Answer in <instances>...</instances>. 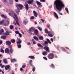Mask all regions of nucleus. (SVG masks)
Masks as SVG:
<instances>
[{"mask_svg": "<svg viewBox=\"0 0 74 74\" xmlns=\"http://www.w3.org/2000/svg\"><path fill=\"white\" fill-rule=\"evenodd\" d=\"M59 14V15H63V14H62V13H60V12H59L58 13Z\"/></svg>", "mask_w": 74, "mask_h": 74, "instance_id": "nucleus-53", "label": "nucleus"}, {"mask_svg": "<svg viewBox=\"0 0 74 74\" xmlns=\"http://www.w3.org/2000/svg\"><path fill=\"white\" fill-rule=\"evenodd\" d=\"M37 45H38V47H41V48H43V47H44L43 45H42L40 43L37 44Z\"/></svg>", "mask_w": 74, "mask_h": 74, "instance_id": "nucleus-24", "label": "nucleus"}, {"mask_svg": "<svg viewBox=\"0 0 74 74\" xmlns=\"http://www.w3.org/2000/svg\"><path fill=\"white\" fill-rule=\"evenodd\" d=\"M16 2H18V0H15Z\"/></svg>", "mask_w": 74, "mask_h": 74, "instance_id": "nucleus-63", "label": "nucleus"}, {"mask_svg": "<svg viewBox=\"0 0 74 74\" xmlns=\"http://www.w3.org/2000/svg\"><path fill=\"white\" fill-rule=\"evenodd\" d=\"M52 32L53 33V31H49V33H52Z\"/></svg>", "mask_w": 74, "mask_h": 74, "instance_id": "nucleus-59", "label": "nucleus"}, {"mask_svg": "<svg viewBox=\"0 0 74 74\" xmlns=\"http://www.w3.org/2000/svg\"><path fill=\"white\" fill-rule=\"evenodd\" d=\"M11 41L12 43H15V40L14 39L11 40Z\"/></svg>", "mask_w": 74, "mask_h": 74, "instance_id": "nucleus-30", "label": "nucleus"}, {"mask_svg": "<svg viewBox=\"0 0 74 74\" xmlns=\"http://www.w3.org/2000/svg\"><path fill=\"white\" fill-rule=\"evenodd\" d=\"M20 71H23V69H22V68H20Z\"/></svg>", "mask_w": 74, "mask_h": 74, "instance_id": "nucleus-56", "label": "nucleus"}, {"mask_svg": "<svg viewBox=\"0 0 74 74\" xmlns=\"http://www.w3.org/2000/svg\"><path fill=\"white\" fill-rule=\"evenodd\" d=\"M8 14L10 16H12L13 17V18H14V19H15L16 21V23L17 25L19 26H20V25H19V20H18V18H17V15H16V14L15 13H14L13 15H14V16L13 14H12L11 13H9ZM14 16H15L16 18H15Z\"/></svg>", "mask_w": 74, "mask_h": 74, "instance_id": "nucleus-3", "label": "nucleus"}, {"mask_svg": "<svg viewBox=\"0 0 74 74\" xmlns=\"http://www.w3.org/2000/svg\"><path fill=\"white\" fill-rule=\"evenodd\" d=\"M14 25H16V24L17 25V23H16V22L15 21L14 23H13Z\"/></svg>", "mask_w": 74, "mask_h": 74, "instance_id": "nucleus-47", "label": "nucleus"}, {"mask_svg": "<svg viewBox=\"0 0 74 74\" xmlns=\"http://www.w3.org/2000/svg\"><path fill=\"white\" fill-rule=\"evenodd\" d=\"M16 60L15 59H11V62H16Z\"/></svg>", "mask_w": 74, "mask_h": 74, "instance_id": "nucleus-31", "label": "nucleus"}, {"mask_svg": "<svg viewBox=\"0 0 74 74\" xmlns=\"http://www.w3.org/2000/svg\"><path fill=\"white\" fill-rule=\"evenodd\" d=\"M0 24H3V26H6V25H7L6 24V23H5L4 21H2L1 22H0Z\"/></svg>", "mask_w": 74, "mask_h": 74, "instance_id": "nucleus-11", "label": "nucleus"}, {"mask_svg": "<svg viewBox=\"0 0 74 74\" xmlns=\"http://www.w3.org/2000/svg\"><path fill=\"white\" fill-rule=\"evenodd\" d=\"M2 43L3 42H2V41L0 40V45H1V44H2Z\"/></svg>", "mask_w": 74, "mask_h": 74, "instance_id": "nucleus-54", "label": "nucleus"}, {"mask_svg": "<svg viewBox=\"0 0 74 74\" xmlns=\"http://www.w3.org/2000/svg\"><path fill=\"white\" fill-rule=\"evenodd\" d=\"M36 3H37L38 5V6H40V7H42V5L41 4V3L38 1H36Z\"/></svg>", "mask_w": 74, "mask_h": 74, "instance_id": "nucleus-15", "label": "nucleus"}, {"mask_svg": "<svg viewBox=\"0 0 74 74\" xmlns=\"http://www.w3.org/2000/svg\"><path fill=\"white\" fill-rule=\"evenodd\" d=\"M34 33L35 34H36V35H37L38 33V30H37V29H36L35 30H34Z\"/></svg>", "mask_w": 74, "mask_h": 74, "instance_id": "nucleus-16", "label": "nucleus"}, {"mask_svg": "<svg viewBox=\"0 0 74 74\" xmlns=\"http://www.w3.org/2000/svg\"><path fill=\"white\" fill-rule=\"evenodd\" d=\"M37 28L40 31H42V28L40 27H37Z\"/></svg>", "mask_w": 74, "mask_h": 74, "instance_id": "nucleus-34", "label": "nucleus"}, {"mask_svg": "<svg viewBox=\"0 0 74 74\" xmlns=\"http://www.w3.org/2000/svg\"><path fill=\"white\" fill-rule=\"evenodd\" d=\"M43 58L45 59V60H48L47 58V57H43Z\"/></svg>", "mask_w": 74, "mask_h": 74, "instance_id": "nucleus-41", "label": "nucleus"}, {"mask_svg": "<svg viewBox=\"0 0 74 74\" xmlns=\"http://www.w3.org/2000/svg\"><path fill=\"white\" fill-rule=\"evenodd\" d=\"M54 15L55 17L57 19H58L59 18L58 17V15L57 14H56V13L55 12H54Z\"/></svg>", "mask_w": 74, "mask_h": 74, "instance_id": "nucleus-19", "label": "nucleus"}, {"mask_svg": "<svg viewBox=\"0 0 74 74\" xmlns=\"http://www.w3.org/2000/svg\"><path fill=\"white\" fill-rule=\"evenodd\" d=\"M53 39L54 41H55L56 40V37H55V36L54 37Z\"/></svg>", "mask_w": 74, "mask_h": 74, "instance_id": "nucleus-52", "label": "nucleus"}, {"mask_svg": "<svg viewBox=\"0 0 74 74\" xmlns=\"http://www.w3.org/2000/svg\"><path fill=\"white\" fill-rule=\"evenodd\" d=\"M24 6L25 8V9L26 11H28L29 10V5L27 3H25L24 5Z\"/></svg>", "mask_w": 74, "mask_h": 74, "instance_id": "nucleus-9", "label": "nucleus"}, {"mask_svg": "<svg viewBox=\"0 0 74 74\" xmlns=\"http://www.w3.org/2000/svg\"><path fill=\"white\" fill-rule=\"evenodd\" d=\"M47 27L49 28V29H50V28H51V27L50 26V25L49 24H48L47 25Z\"/></svg>", "mask_w": 74, "mask_h": 74, "instance_id": "nucleus-45", "label": "nucleus"}, {"mask_svg": "<svg viewBox=\"0 0 74 74\" xmlns=\"http://www.w3.org/2000/svg\"><path fill=\"white\" fill-rule=\"evenodd\" d=\"M42 54L44 56H46V55H47V53L46 52H43L42 53Z\"/></svg>", "mask_w": 74, "mask_h": 74, "instance_id": "nucleus-26", "label": "nucleus"}, {"mask_svg": "<svg viewBox=\"0 0 74 74\" xmlns=\"http://www.w3.org/2000/svg\"><path fill=\"white\" fill-rule=\"evenodd\" d=\"M34 16H32V17H31L30 18V19H34Z\"/></svg>", "mask_w": 74, "mask_h": 74, "instance_id": "nucleus-50", "label": "nucleus"}, {"mask_svg": "<svg viewBox=\"0 0 74 74\" xmlns=\"http://www.w3.org/2000/svg\"><path fill=\"white\" fill-rule=\"evenodd\" d=\"M48 36H49V37H53V35L51 34H48Z\"/></svg>", "mask_w": 74, "mask_h": 74, "instance_id": "nucleus-36", "label": "nucleus"}, {"mask_svg": "<svg viewBox=\"0 0 74 74\" xmlns=\"http://www.w3.org/2000/svg\"><path fill=\"white\" fill-rule=\"evenodd\" d=\"M41 20L42 21V22H43V23H44V19H41Z\"/></svg>", "mask_w": 74, "mask_h": 74, "instance_id": "nucleus-61", "label": "nucleus"}, {"mask_svg": "<svg viewBox=\"0 0 74 74\" xmlns=\"http://www.w3.org/2000/svg\"><path fill=\"white\" fill-rule=\"evenodd\" d=\"M7 0H3V2H4V3H7Z\"/></svg>", "mask_w": 74, "mask_h": 74, "instance_id": "nucleus-51", "label": "nucleus"}, {"mask_svg": "<svg viewBox=\"0 0 74 74\" xmlns=\"http://www.w3.org/2000/svg\"><path fill=\"white\" fill-rule=\"evenodd\" d=\"M35 25H36V24H37V23L36 21H35Z\"/></svg>", "mask_w": 74, "mask_h": 74, "instance_id": "nucleus-62", "label": "nucleus"}, {"mask_svg": "<svg viewBox=\"0 0 74 74\" xmlns=\"http://www.w3.org/2000/svg\"><path fill=\"white\" fill-rule=\"evenodd\" d=\"M29 58L31 59H34L35 58V57L33 56H29Z\"/></svg>", "mask_w": 74, "mask_h": 74, "instance_id": "nucleus-22", "label": "nucleus"}, {"mask_svg": "<svg viewBox=\"0 0 74 74\" xmlns=\"http://www.w3.org/2000/svg\"><path fill=\"white\" fill-rule=\"evenodd\" d=\"M51 66L53 68H55V66L54 64H51Z\"/></svg>", "mask_w": 74, "mask_h": 74, "instance_id": "nucleus-37", "label": "nucleus"}, {"mask_svg": "<svg viewBox=\"0 0 74 74\" xmlns=\"http://www.w3.org/2000/svg\"><path fill=\"white\" fill-rule=\"evenodd\" d=\"M10 66L9 65H8L6 66H5V70H8V69H10Z\"/></svg>", "mask_w": 74, "mask_h": 74, "instance_id": "nucleus-17", "label": "nucleus"}, {"mask_svg": "<svg viewBox=\"0 0 74 74\" xmlns=\"http://www.w3.org/2000/svg\"><path fill=\"white\" fill-rule=\"evenodd\" d=\"M39 38L40 40H44V38H43V36H39Z\"/></svg>", "mask_w": 74, "mask_h": 74, "instance_id": "nucleus-25", "label": "nucleus"}, {"mask_svg": "<svg viewBox=\"0 0 74 74\" xmlns=\"http://www.w3.org/2000/svg\"><path fill=\"white\" fill-rule=\"evenodd\" d=\"M1 38L2 39H3L4 40H6V36L3 35L1 36Z\"/></svg>", "mask_w": 74, "mask_h": 74, "instance_id": "nucleus-20", "label": "nucleus"}, {"mask_svg": "<svg viewBox=\"0 0 74 74\" xmlns=\"http://www.w3.org/2000/svg\"><path fill=\"white\" fill-rule=\"evenodd\" d=\"M4 34V35L5 36H7V33H5Z\"/></svg>", "mask_w": 74, "mask_h": 74, "instance_id": "nucleus-60", "label": "nucleus"}, {"mask_svg": "<svg viewBox=\"0 0 74 74\" xmlns=\"http://www.w3.org/2000/svg\"><path fill=\"white\" fill-rule=\"evenodd\" d=\"M26 67V65H23L22 66V68L24 69V68H25Z\"/></svg>", "mask_w": 74, "mask_h": 74, "instance_id": "nucleus-49", "label": "nucleus"}, {"mask_svg": "<svg viewBox=\"0 0 74 74\" xmlns=\"http://www.w3.org/2000/svg\"><path fill=\"white\" fill-rule=\"evenodd\" d=\"M15 33L16 34H19V31H15Z\"/></svg>", "mask_w": 74, "mask_h": 74, "instance_id": "nucleus-39", "label": "nucleus"}, {"mask_svg": "<svg viewBox=\"0 0 74 74\" xmlns=\"http://www.w3.org/2000/svg\"><path fill=\"white\" fill-rule=\"evenodd\" d=\"M33 2V0H28L27 3L29 4H32Z\"/></svg>", "mask_w": 74, "mask_h": 74, "instance_id": "nucleus-13", "label": "nucleus"}, {"mask_svg": "<svg viewBox=\"0 0 74 74\" xmlns=\"http://www.w3.org/2000/svg\"><path fill=\"white\" fill-rule=\"evenodd\" d=\"M2 66V64H0V66Z\"/></svg>", "mask_w": 74, "mask_h": 74, "instance_id": "nucleus-64", "label": "nucleus"}, {"mask_svg": "<svg viewBox=\"0 0 74 74\" xmlns=\"http://www.w3.org/2000/svg\"><path fill=\"white\" fill-rule=\"evenodd\" d=\"M0 51L1 52H2V53H4V51L1 48V49L0 50Z\"/></svg>", "mask_w": 74, "mask_h": 74, "instance_id": "nucleus-32", "label": "nucleus"}, {"mask_svg": "<svg viewBox=\"0 0 74 74\" xmlns=\"http://www.w3.org/2000/svg\"><path fill=\"white\" fill-rule=\"evenodd\" d=\"M14 51V49L12 48V47H10V50H9L8 48H6L5 50V52L6 53H8L9 55L10 54H12Z\"/></svg>", "mask_w": 74, "mask_h": 74, "instance_id": "nucleus-4", "label": "nucleus"}, {"mask_svg": "<svg viewBox=\"0 0 74 74\" xmlns=\"http://www.w3.org/2000/svg\"><path fill=\"white\" fill-rule=\"evenodd\" d=\"M54 4L56 5V9L59 11H61L62 8L64 7V5L61 0H56L54 3Z\"/></svg>", "mask_w": 74, "mask_h": 74, "instance_id": "nucleus-1", "label": "nucleus"}, {"mask_svg": "<svg viewBox=\"0 0 74 74\" xmlns=\"http://www.w3.org/2000/svg\"><path fill=\"white\" fill-rule=\"evenodd\" d=\"M14 26L12 25H10V28L11 30H12V29H14Z\"/></svg>", "mask_w": 74, "mask_h": 74, "instance_id": "nucleus-27", "label": "nucleus"}, {"mask_svg": "<svg viewBox=\"0 0 74 74\" xmlns=\"http://www.w3.org/2000/svg\"><path fill=\"white\" fill-rule=\"evenodd\" d=\"M9 1L10 4H11L13 2V0H9Z\"/></svg>", "mask_w": 74, "mask_h": 74, "instance_id": "nucleus-44", "label": "nucleus"}, {"mask_svg": "<svg viewBox=\"0 0 74 74\" xmlns=\"http://www.w3.org/2000/svg\"><path fill=\"white\" fill-rule=\"evenodd\" d=\"M17 46H18V48H21V45H18Z\"/></svg>", "mask_w": 74, "mask_h": 74, "instance_id": "nucleus-42", "label": "nucleus"}, {"mask_svg": "<svg viewBox=\"0 0 74 74\" xmlns=\"http://www.w3.org/2000/svg\"><path fill=\"white\" fill-rule=\"evenodd\" d=\"M54 56L53 53H50L48 55L47 57L49 59H53L54 58Z\"/></svg>", "mask_w": 74, "mask_h": 74, "instance_id": "nucleus-5", "label": "nucleus"}, {"mask_svg": "<svg viewBox=\"0 0 74 74\" xmlns=\"http://www.w3.org/2000/svg\"><path fill=\"white\" fill-rule=\"evenodd\" d=\"M35 30V28L34 27H32L31 28L29 29V33L30 34H32L33 32Z\"/></svg>", "mask_w": 74, "mask_h": 74, "instance_id": "nucleus-8", "label": "nucleus"}, {"mask_svg": "<svg viewBox=\"0 0 74 74\" xmlns=\"http://www.w3.org/2000/svg\"><path fill=\"white\" fill-rule=\"evenodd\" d=\"M19 36H20V37L21 38L22 37V35L20 33L19 34Z\"/></svg>", "mask_w": 74, "mask_h": 74, "instance_id": "nucleus-48", "label": "nucleus"}, {"mask_svg": "<svg viewBox=\"0 0 74 74\" xmlns=\"http://www.w3.org/2000/svg\"><path fill=\"white\" fill-rule=\"evenodd\" d=\"M40 1L42 3H45V0H40Z\"/></svg>", "mask_w": 74, "mask_h": 74, "instance_id": "nucleus-38", "label": "nucleus"}, {"mask_svg": "<svg viewBox=\"0 0 74 74\" xmlns=\"http://www.w3.org/2000/svg\"><path fill=\"white\" fill-rule=\"evenodd\" d=\"M1 17H2V18H4V19H7V16L4 15L2 14L1 15Z\"/></svg>", "mask_w": 74, "mask_h": 74, "instance_id": "nucleus-29", "label": "nucleus"}, {"mask_svg": "<svg viewBox=\"0 0 74 74\" xmlns=\"http://www.w3.org/2000/svg\"><path fill=\"white\" fill-rule=\"evenodd\" d=\"M46 41H45L44 42V43H43V45L44 46H45L44 47L43 49L45 50L47 52H50V51L49 50V48L48 47V43L49 44H51V41L48 38H47Z\"/></svg>", "mask_w": 74, "mask_h": 74, "instance_id": "nucleus-2", "label": "nucleus"}, {"mask_svg": "<svg viewBox=\"0 0 74 74\" xmlns=\"http://www.w3.org/2000/svg\"><path fill=\"white\" fill-rule=\"evenodd\" d=\"M6 34L8 36H9L10 35V33H9V32L8 31H6Z\"/></svg>", "mask_w": 74, "mask_h": 74, "instance_id": "nucleus-43", "label": "nucleus"}, {"mask_svg": "<svg viewBox=\"0 0 74 74\" xmlns=\"http://www.w3.org/2000/svg\"><path fill=\"white\" fill-rule=\"evenodd\" d=\"M5 44L6 45L9 46L10 45H11V42L10 41H8L6 42Z\"/></svg>", "mask_w": 74, "mask_h": 74, "instance_id": "nucleus-10", "label": "nucleus"}, {"mask_svg": "<svg viewBox=\"0 0 74 74\" xmlns=\"http://www.w3.org/2000/svg\"><path fill=\"white\" fill-rule=\"evenodd\" d=\"M30 44H31V43L30 42H28V43H27V45H30Z\"/></svg>", "mask_w": 74, "mask_h": 74, "instance_id": "nucleus-57", "label": "nucleus"}, {"mask_svg": "<svg viewBox=\"0 0 74 74\" xmlns=\"http://www.w3.org/2000/svg\"><path fill=\"white\" fill-rule=\"evenodd\" d=\"M34 13V15L35 16V17H37L38 15V13H37L35 11H33Z\"/></svg>", "mask_w": 74, "mask_h": 74, "instance_id": "nucleus-12", "label": "nucleus"}, {"mask_svg": "<svg viewBox=\"0 0 74 74\" xmlns=\"http://www.w3.org/2000/svg\"><path fill=\"white\" fill-rule=\"evenodd\" d=\"M45 33H46V34H49V31H48V30H47V29H45Z\"/></svg>", "mask_w": 74, "mask_h": 74, "instance_id": "nucleus-28", "label": "nucleus"}, {"mask_svg": "<svg viewBox=\"0 0 74 74\" xmlns=\"http://www.w3.org/2000/svg\"><path fill=\"white\" fill-rule=\"evenodd\" d=\"M16 7H17V10H22L23 8V5L21 4H18L16 5Z\"/></svg>", "mask_w": 74, "mask_h": 74, "instance_id": "nucleus-7", "label": "nucleus"}, {"mask_svg": "<svg viewBox=\"0 0 74 74\" xmlns=\"http://www.w3.org/2000/svg\"><path fill=\"white\" fill-rule=\"evenodd\" d=\"M66 11L67 13L69 14V10H68V8H65Z\"/></svg>", "mask_w": 74, "mask_h": 74, "instance_id": "nucleus-33", "label": "nucleus"}, {"mask_svg": "<svg viewBox=\"0 0 74 74\" xmlns=\"http://www.w3.org/2000/svg\"><path fill=\"white\" fill-rule=\"evenodd\" d=\"M3 62L5 64H7L8 62H7V59L5 58L3 60Z\"/></svg>", "mask_w": 74, "mask_h": 74, "instance_id": "nucleus-14", "label": "nucleus"}, {"mask_svg": "<svg viewBox=\"0 0 74 74\" xmlns=\"http://www.w3.org/2000/svg\"><path fill=\"white\" fill-rule=\"evenodd\" d=\"M4 32V31L3 29H1L0 30V35L1 34H2Z\"/></svg>", "mask_w": 74, "mask_h": 74, "instance_id": "nucleus-18", "label": "nucleus"}, {"mask_svg": "<svg viewBox=\"0 0 74 74\" xmlns=\"http://www.w3.org/2000/svg\"><path fill=\"white\" fill-rule=\"evenodd\" d=\"M32 41L33 42V44H36V42L34 41V39H32Z\"/></svg>", "mask_w": 74, "mask_h": 74, "instance_id": "nucleus-35", "label": "nucleus"}, {"mask_svg": "<svg viewBox=\"0 0 74 74\" xmlns=\"http://www.w3.org/2000/svg\"><path fill=\"white\" fill-rule=\"evenodd\" d=\"M51 40L52 42H53V38H51Z\"/></svg>", "mask_w": 74, "mask_h": 74, "instance_id": "nucleus-55", "label": "nucleus"}, {"mask_svg": "<svg viewBox=\"0 0 74 74\" xmlns=\"http://www.w3.org/2000/svg\"><path fill=\"white\" fill-rule=\"evenodd\" d=\"M32 62H33V61H32V60H30L29 62V65H30L31 67H33V69H32V71L34 72V71H35L36 68H35V67L33 66V65L32 64Z\"/></svg>", "mask_w": 74, "mask_h": 74, "instance_id": "nucleus-6", "label": "nucleus"}, {"mask_svg": "<svg viewBox=\"0 0 74 74\" xmlns=\"http://www.w3.org/2000/svg\"><path fill=\"white\" fill-rule=\"evenodd\" d=\"M4 67H5V66H4V65H2L1 66V67L2 69H3V68H4Z\"/></svg>", "mask_w": 74, "mask_h": 74, "instance_id": "nucleus-58", "label": "nucleus"}, {"mask_svg": "<svg viewBox=\"0 0 74 74\" xmlns=\"http://www.w3.org/2000/svg\"><path fill=\"white\" fill-rule=\"evenodd\" d=\"M17 41H22L20 38H17Z\"/></svg>", "mask_w": 74, "mask_h": 74, "instance_id": "nucleus-46", "label": "nucleus"}, {"mask_svg": "<svg viewBox=\"0 0 74 74\" xmlns=\"http://www.w3.org/2000/svg\"><path fill=\"white\" fill-rule=\"evenodd\" d=\"M33 38L34 40H37V41H38L39 40L38 38L36 36H34Z\"/></svg>", "mask_w": 74, "mask_h": 74, "instance_id": "nucleus-23", "label": "nucleus"}, {"mask_svg": "<svg viewBox=\"0 0 74 74\" xmlns=\"http://www.w3.org/2000/svg\"><path fill=\"white\" fill-rule=\"evenodd\" d=\"M27 23H28V21L25 20H24L23 22V24L25 25H26Z\"/></svg>", "mask_w": 74, "mask_h": 74, "instance_id": "nucleus-21", "label": "nucleus"}, {"mask_svg": "<svg viewBox=\"0 0 74 74\" xmlns=\"http://www.w3.org/2000/svg\"><path fill=\"white\" fill-rule=\"evenodd\" d=\"M21 42H22V41H18L17 42V44H21Z\"/></svg>", "mask_w": 74, "mask_h": 74, "instance_id": "nucleus-40", "label": "nucleus"}]
</instances>
